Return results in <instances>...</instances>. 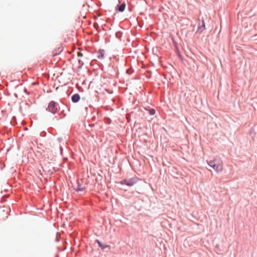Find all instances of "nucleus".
<instances>
[{
  "instance_id": "obj_7",
  "label": "nucleus",
  "mask_w": 257,
  "mask_h": 257,
  "mask_svg": "<svg viewBox=\"0 0 257 257\" xmlns=\"http://www.w3.org/2000/svg\"><path fill=\"white\" fill-rule=\"evenodd\" d=\"M96 241L98 243L99 246L102 249H104L108 246L107 245L102 244L101 242L98 240H96Z\"/></svg>"
},
{
  "instance_id": "obj_5",
  "label": "nucleus",
  "mask_w": 257,
  "mask_h": 257,
  "mask_svg": "<svg viewBox=\"0 0 257 257\" xmlns=\"http://www.w3.org/2000/svg\"><path fill=\"white\" fill-rule=\"evenodd\" d=\"M71 99L73 102H77L80 99V96L78 94H75L71 97Z\"/></svg>"
},
{
  "instance_id": "obj_2",
  "label": "nucleus",
  "mask_w": 257,
  "mask_h": 257,
  "mask_svg": "<svg viewBox=\"0 0 257 257\" xmlns=\"http://www.w3.org/2000/svg\"><path fill=\"white\" fill-rule=\"evenodd\" d=\"M47 109L52 113H55L58 110V105L52 101L49 103Z\"/></svg>"
},
{
  "instance_id": "obj_1",
  "label": "nucleus",
  "mask_w": 257,
  "mask_h": 257,
  "mask_svg": "<svg viewBox=\"0 0 257 257\" xmlns=\"http://www.w3.org/2000/svg\"><path fill=\"white\" fill-rule=\"evenodd\" d=\"M210 167L217 172H220L223 169L222 162L219 159H215L210 162Z\"/></svg>"
},
{
  "instance_id": "obj_3",
  "label": "nucleus",
  "mask_w": 257,
  "mask_h": 257,
  "mask_svg": "<svg viewBox=\"0 0 257 257\" xmlns=\"http://www.w3.org/2000/svg\"><path fill=\"white\" fill-rule=\"evenodd\" d=\"M137 182L136 178H131L129 180H124L122 183V184H124L129 186H132L135 185Z\"/></svg>"
},
{
  "instance_id": "obj_4",
  "label": "nucleus",
  "mask_w": 257,
  "mask_h": 257,
  "mask_svg": "<svg viewBox=\"0 0 257 257\" xmlns=\"http://www.w3.org/2000/svg\"><path fill=\"white\" fill-rule=\"evenodd\" d=\"M120 4L118 5L117 7L116 8V10L118 11L119 12H122L124 11L126 5L124 3H120Z\"/></svg>"
},
{
  "instance_id": "obj_6",
  "label": "nucleus",
  "mask_w": 257,
  "mask_h": 257,
  "mask_svg": "<svg viewBox=\"0 0 257 257\" xmlns=\"http://www.w3.org/2000/svg\"><path fill=\"white\" fill-rule=\"evenodd\" d=\"M98 53L99 58H102L104 57L105 52L103 50H99Z\"/></svg>"
},
{
  "instance_id": "obj_9",
  "label": "nucleus",
  "mask_w": 257,
  "mask_h": 257,
  "mask_svg": "<svg viewBox=\"0 0 257 257\" xmlns=\"http://www.w3.org/2000/svg\"><path fill=\"white\" fill-rule=\"evenodd\" d=\"M155 112H156V111H155V109H151V110H150V114H151V115H154V114H155Z\"/></svg>"
},
{
  "instance_id": "obj_8",
  "label": "nucleus",
  "mask_w": 257,
  "mask_h": 257,
  "mask_svg": "<svg viewBox=\"0 0 257 257\" xmlns=\"http://www.w3.org/2000/svg\"><path fill=\"white\" fill-rule=\"evenodd\" d=\"M78 62L80 66H82L84 64L83 60L79 59Z\"/></svg>"
},
{
  "instance_id": "obj_10",
  "label": "nucleus",
  "mask_w": 257,
  "mask_h": 257,
  "mask_svg": "<svg viewBox=\"0 0 257 257\" xmlns=\"http://www.w3.org/2000/svg\"><path fill=\"white\" fill-rule=\"evenodd\" d=\"M77 56H78V57H83V53H81V52H78L77 53Z\"/></svg>"
},
{
  "instance_id": "obj_11",
  "label": "nucleus",
  "mask_w": 257,
  "mask_h": 257,
  "mask_svg": "<svg viewBox=\"0 0 257 257\" xmlns=\"http://www.w3.org/2000/svg\"><path fill=\"white\" fill-rule=\"evenodd\" d=\"M203 25L204 26V21H202Z\"/></svg>"
}]
</instances>
